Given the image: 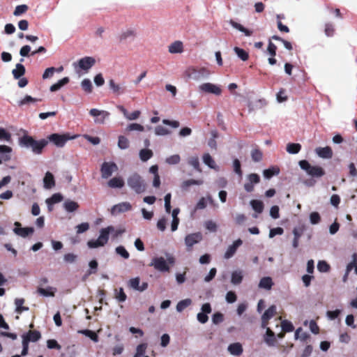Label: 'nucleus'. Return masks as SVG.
I'll return each mask as SVG.
<instances>
[{
  "instance_id": "473e14b6",
  "label": "nucleus",
  "mask_w": 357,
  "mask_h": 357,
  "mask_svg": "<svg viewBox=\"0 0 357 357\" xmlns=\"http://www.w3.org/2000/svg\"><path fill=\"white\" fill-rule=\"evenodd\" d=\"M279 174L280 169L277 166H273L267 169L264 170L263 172L264 176L267 179L271 178L273 176H277Z\"/></svg>"
},
{
  "instance_id": "a211bd4d",
  "label": "nucleus",
  "mask_w": 357,
  "mask_h": 357,
  "mask_svg": "<svg viewBox=\"0 0 357 357\" xmlns=\"http://www.w3.org/2000/svg\"><path fill=\"white\" fill-rule=\"evenodd\" d=\"M242 243L243 241L240 238L234 241V243L227 248L224 255V257L227 259L232 257L236 253L238 248L241 246Z\"/></svg>"
},
{
  "instance_id": "b1692460",
  "label": "nucleus",
  "mask_w": 357,
  "mask_h": 357,
  "mask_svg": "<svg viewBox=\"0 0 357 357\" xmlns=\"http://www.w3.org/2000/svg\"><path fill=\"white\" fill-rule=\"evenodd\" d=\"M180 213V209L178 208L173 209L172 211H171V215L172 218V224H171V229L172 231H175L178 229V226L179 225V218L178 217V215Z\"/></svg>"
},
{
  "instance_id": "3c124183",
  "label": "nucleus",
  "mask_w": 357,
  "mask_h": 357,
  "mask_svg": "<svg viewBox=\"0 0 357 357\" xmlns=\"http://www.w3.org/2000/svg\"><path fill=\"white\" fill-rule=\"evenodd\" d=\"M153 156V152L150 149H142L139 151V158L141 160L145 162L149 160Z\"/></svg>"
},
{
  "instance_id": "7c9ffc66",
  "label": "nucleus",
  "mask_w": 357,
  "mask_h": 357,
  "mask_svg": "<svg viewBox=\"0 0 357 357\" xmlns=\"http://www.w3.org/2000/svg\"><path fill=\"white\" fill-rule=\"evenodd\" d=\"M107 184L112 188H121L124 185V181L121 177H114L108 181Z\"/></svg>"
},
{
  "instance_id": "4be33fe9",
  "label": "nucleus",
  "mask_w": 357,
  "mask_h": 357,
  "mask_svg": "<svg viewBox=\"0 0 357 357\" xmlns=\"http://www.w3.org/2000/svg\"><path fill=\"white\" fill-rule=\"evenodd\" d=\"M315 152L321 158L329 159L333 156L332 149L329 146L317 148Z\"/></svg>"
},
{
  "instance_id": "393cba45",
  "label": "nucleus",
  "mask_w": 357,
  "mask_h": 357,
  "mask_svg": "<svg viewBox=\"0 0 357 357\" xmlns=\"http://www.w3.org/2000/svg\"><path fill=\"white\" fill-rule=\"evenodd\" d=\"M168 50L172 54H179L183 52V45L182 42L176 40L168 47Z\"/></svg>"
},
{
  "instance_id": "bb28decb",
  "label": "nucleus",
  "mask_w": 357,
  "mask_h": 357,
  "mask_svg": "<svg viewBox=\"0 0 357 357\" xmlns=\"http://www.w3.org/2000/svg\"><path fill=\"white\" fill-rule=\"evenodd\" d=\"M273 285V282L271 277H264L259 280L258 287L260 289L270 290L271 289Z\"/></svg>"
},
{
  "instance_id": "680f3d73",
  "label": "nucleus",
  "mask_w": 357,
  "mask_h": 357,
  "mask_svg": "<svg viewBox=\"0 0 357 357\" xmlns=\"http://www.w3.org/2000/svg\"><path fill=\"white\" fill-rule=\"evenodd\" d=\"M144 126H142V125H140L139 123H130L126 128V130H128V131L136 130V131H139V132H142V131H144Z\"/></svg>"
},
{
  "instance_id": "f3484780",
  "label": "nucleus",
  "mask_w": 357,
  "mask_h": 357,
  "mask_svg": "<svg viewBox=\"0 0 357 357\" xmlns=\"http://www.w3.org/2000/svg\"><path fill=\"white\" fill-rule=\"evenodd\" d=\"M202 312H199L197 315V319L201 324H205L208 321V314L211 312V307L209 303H204L202 306Z\"/></svg>"
},
{
  "instance_id": "0e129e2a",
  "label": "nucleus",
  "mask_w": 357,
  "mask_h": 357,
  "mask_svg": "<svg viewBox=\"0 0 357 357\" xmlns=\"http://www.w3.org/2000/svg\"><path fill=\"white\" fill-rule=\"evenodd\" d=\"M11 135L4 128H0V141L10 142Z\"/></svg>"
},
{
  "instance_id": "338daca9",
  "label": "nucleus",
  "mask_w": 357,
  "mask_h": 357,
  "mask_svg": "<svg viewBox=\"0 0 357 357\" xmlns=\"http://www.w3.org/2000/svg\"><path fill=\"white\" fill-rule=\"evenodd\" d=\"M321 218L317 212H312L310 214V221L312 225H317L320 222Z\"/></svg>"
},
{
  "instance_id": "49530a36",
  "label": "nucleus",
  "mask_w": 357,
  "mask_h": 357,
  "mask_svg": "<svg viewBox=\"0 0 357 357\" xmlns=\"http://www.w3.org/2000/svg\"><path fill=\"white\" fill-rule=\"evenodd\" d=\"M234 51L237 55V56L241 59L242 61H245L248 59L249 54L247 52H245L243 49H241L238 47H235L234 48Z\"/></svg>"
},
{
  "instance_id": "c85d7f7f",
  "label": "nucleus",
  "mask_w": 357,
  "mask_h": 357,
  "mask_svg": "<svg viewBox=\"0 0 357 357\" xmlns=\"http://www.w3.org/2000/svg\"><path fill=\"white\" fill-rule=\"evenodd\" d=\"M243 278V272L241 270H236L231 273V282L234 284H239Z\"/></svg>"
},
{
  "instance_id": "a878e982",
  "label": "nucleus",
  "mask_w": 357,
  "mask_h": 357,
  "mask_svg": "<svg viewBox=\"0 0 357 357\" xmlns=\"http://www.w3.org/2000/svg\"><path fill=\"white\" fill-rule=\"evenodd\" d=\"M40 338V334L38 331H29L22 335V340H26V342H36Z\"/></svg>"
},
{
  "instance_id": "6e6d98bb",
  "label": "nucleus",
  "mask_w": 357,
  "mask_h": 357,
  "mask_svg": "<svg viewBox=\"0 0 357 357\" xmlns=\"http://www.w3.org/2000/svg\"><path fill=\"white\" fill-rule=\"evenodd\" d=\"M63 199V197L60 193H55L51 197L47 198L45 200V203H50V204H57L61 202Z\"/></svg>"
},
{
  "instance_id": "a19ab883",
  "label": "nucleus",
  "mask_w": 357,
  "mask_h": 357,
  "mask_svg": "<svg viewBox=\"0 0 357 357\" xmlns=\"http://www.w3.org/2000/svg\"><path fill=\"white\" fill-rule=\"evenodd\" d=\"M301 146L300 144L289 143L287 145L286 150L289 154H296L301 151Z\"/></svg>"
},
{
  "instance_id": "69168bd1",
  "label": "nucleus",
  "mask_w": 357,
  "mask_h": 357,
  "mask_svg": "<svg viewBox=\"0 0 357 357\" xmlns=\"http://www.w3.org/2000/svg\"><path fill=\"white\" fill-rule=\"evenodd\" d=\"M317 269L322 273H326L329 271L330 266L325 261H319L317 264Z\"/></svg>"
},
{
  "instance_id": "a18cd8bd",
  "label": "nucleus",
  "mask_w": 357,
  "mask_h": 357,
  "mask_svg": "<svg viewBox=\"0 0 357 357\" xmlns=\"http://www.w3.org/2000/svg\"><path fill=\"white\" fill-rule=\"evenodd\" d=\"M265 342L269 346H273L275 344L274 333L270 329L266 328V335L265 337Z\"/></svg>"
},
{
  "instance_id": "f8f14e48",
  "label": "nucleus",
  "mask_w": 357,
  "mask_h": 357,
  "mask_svg": "<svg viewBox=\"0 0 357 357\" xmlns=\"http://www.w3.org/2000/svg\"><path fill=\"white\" fill-rule=\"evenodd\" d=\"M95 63V59L93 57L86 56L79 59L77 63H74L73 66L75 68L78 67L79 68L88 71Z\"/></svg>"
},
{
  "instance_id": "39448f33",
  "label": "nucleus",
  "mask_w": 357,
  "mask_h": 357,
  "mask_svg": "<svg viewBox=\"0 0 357 357\" xmlns=\"http://www.w3.org/2000/svg\"><path fill=\"white\" fill-rule=\"evenodd\" d=\"M299 166L307 174V175L312 177L319 178L325 174L322 167L317 165H312L309 162L305 160L299 162Z\"/></svg>"
},
{
  "instance_id": "9b49d317",
  "label": "nucleus",
  "mask_w": 357,
  "mask_h": 357,
  "mask_svg": "<svg viewBox=\"0 0 357 357\" xmlns=\"http://www.w3.org/2000/svg\"><path fill=\"white\" fill-rule=\"evenodd\" d=\"M118 170L117 165L112 162H105L101 166V174L103 178H107Z\"/></svg>"
},
{
  "instance_id": "052dcab7",
  "label": "nucleus",
  "mask_w": 357,
  "mask_h": 357,
  "mask_svg": "<svg viewBox=\"0 0 357 357\" xmlns=\"http://www.w3.org/2000/svg\"><path fill=\"white\" fill-rule=\"evenodd\" d=\"M115 250H116V254H118L119 255H120L121 257H122L124 259H128L130 257L128 252L122 245L116 247Z\"/></svg>"
},
{
  "instance_id": "5fc2aeb1",
  "label": "nucleus",
  "mask_w": 357,
  "mask_h": 357,
  "mask_svg": "<svg viewBox=\"0 0 357 357\" xmlns=\"http://www.w3.org/2000/svg\"><path fill=\"white\" fill-rule=\"evenodd\" d=\"M129 140L126 137L121 135L119 137L118 146L121 149H126L129 146Z\"/></svg>"
},
{
  "instance_id": "4468645a",
  "label": "nucleus",
  "mask_w": 357,
  "mask_h": 357,
  "mask_svg": "<svg viewBox=\"0 0 357 357\" xmlns=\"http://www.w3.org/2000/svg\"><path fill=\"white\" fill-rule=\"evenodd\" d=\"M15 227L13 229L14 233L21 237L25 238L31 234H32L34 231L33 227H22L21 224L18 222H15Z\"/></svg>"
},
{
  "instance_id": "f03ea898",
  "label": "nucleus",
  "mask_w": 357,
  "mask_h": 357,
  "mask_svg": "<svg viewBox=\"0 0 357 357\" xmlns=\"http://www.w3.org/2000/svg\"><path fill=\"white\" fill-rule=\"evenodd\" d=\"M176 259L173 255L170 253H165V257L162 256H154L149 266L153 267L155 270L161 272H169L171 267L175 264Z\"/></svg>"
},
{
  "instance_id": "20e7f679",
  "label": "nucleus",
  "mask_w": 357,
  "mask_h": 357,
  "mask_svg": "<svg viewBox=\"0 0 357 357\" xmlns=\"http://www.w3.org/2000/svg\"><path fill=\"white\" fill-rule=\"evenodd\" d=\"M127 183L137 193H142L146 190V185L144 179L136 173L128 176Z\"/></svg>"
},
{
  "instance_id": "864d4df0",
  "label": "nucleus",
  "mask_w": 357,
  "mask_h": 357,
  "mask_svg": "<svg viewBox=\"0 0 357 357\" xmlns=\"http://www.w3.org/2000/svg\"><path fill=\"white\" fill-rule=\"evenodd\" d=\"M81 86H82V89L84 91H86V93H90L92 92V89H93L92 83L89 79H84L81 82Z\"/></svg>"
},
{
  "instance_id": "603ef678",
  "label": "nucleus",
  "mask_w": 357,
  "mask_h": 357,
  "mask_svg": "<svg viewBox=\"0 0 357 357\" xmlns=\"http://www.w3.org/2000/svg\"><path fill=\"white\" fill-rule=\"evenodd\" d=\"M294 337L296 340H299L302 342H304L309 337V335L306 332L303 331L301 328H298L295 332Z\"/></svg>"
},
{
  "instance_id": "72a5a7b5",
  "label": "nucleus",
  "mask_w": 357,
  "mask_h": 357,
  "mask_svg": "<svg viewBox=\"0 0 357 357\" xmlns=\"http://www.w3.org/2000/svg\"><path fill=\"white\" fill-rule=\"evenodd\" d=\"M63 207L66 211L72 213L78 208L79 204L76 202L68 199L64 202Z\"/></svg>"
},
{
  "instance_id": "c03bdc74",
  "label": "nucleus",
  "mask_w": 357,
  "mask_h": 357,
  "mask_svg": "<svg viewBox=\"0 0 357 357\" xmlns=\"http://www.w3.org/2000/svg\"><path fill=\"white\" fill-rule=\"evenodd\" d=\"M78 333L89 337L91 340H93L95 342H98V337L97 334L92 331L87 330V329L80 330V331H78Z\"/></svg>"
},
{
  "instance_id": "5701e85b",
  "label": "nucleus",
  "mask_w": 357,
  "mask_h": 357,
  "mask_svg": "<svg viewBox=\"0 0 357 357\" xmlns=\"http://www.w3.org/2000/svg\"><path fill=\"white\" fill-rule=\"evenodd\" d=\"M229 24L235 29L238 30V31L243 33L245 36L250 37L252 35L253 31L252 30H250L245 27H244L242 24L231 20L229 21Z\"/></svg>"
},
{
  "instance_id": "09e8293b",
  "label": "nucleus",
  "mask_w": 357,
  "mask_h": 357,
  "mask_svg": "<svg viewBox=\"0 0 357 357\" xmlns=\"http://www.w3.org/2000/svg\"><path fill=\"white\" fill-rule=\"evenodd\" d=\"M24 303V299L23 298H16L15 300V305L16 307V312L18 314L22 313L23 311H27L29 310L26 307H23V304Z\"/></svg>"
},
{
  "instance_id": "ea45409f",
  "label": "nucleus",
  "mask_w": 357,
  "mask_h": 357,
  "mask_svg": "<svg viewBox=\"0 0 357 357\" xmlns=\"http://www.w3.org/2000/svg\"><path fill=\"white\" fill-rule=\"evenodd\" d=\"M250 206H252V209L257 213H262V211L264 210V204L260 200H257V199L251 200Z\"/></svg>"
},
{
  "instance_id": "de8ad7c7",
  "label": "nucleus",
  "mask_w": 357,
  "mask_h": 357,
  "mask_svg": "<svg viewBox=\"0 0 357 357\" xmlns=\"http://www.w3.org/2000/svg\"><path fill=\"white\" fill-rule=\"evenodd\" d=\"M192 301L190 298H185L179 301L176 305V310L178 312H182L185 308L190 305Z\"/></svg>"
},
{
  "instance_id": "774afa93",
  "label": "nucleus",
  "mask_w": 357,
  "mask_h": 357,
  "mask_svg": "<svg viewBox=\"0 0 357 357\" xmlns=\"http://www.w3.org/2000/svg\"><path fill=\"white\" fill-rule=\"evenodd\" d=\"M55 72H56V68L54 67H50V68H47L43 75V79H47L52 77L54 75Z\"/></svg>"
},
{
  "instance_id": "e2e57ef3",
  "label": "nucleus",
  "mask_w": 357,
  "mask_h": 357,
  "mask_svg": "<svg viewBox=\"0 0 357 357\" xmlns=\"http://www.w3.org/2000/svg\"><path fill=\"white\" fill-rule=\"evenodd\" d=\"M281 327L285 332H291L294 328L292 323L287 320L281 322Z\"/></svg>"
},
{
  "instance_id": "2eb2a0df",
  "label": "nucleus",
  "mask_w": 357,
  "mask_h": 357,
  "mask_svg": "<svg viewBox=\"0 0 357 357\" xmlns=\"http://www.w3.org/2000/svg\"><path fill=\"white\" fill-rule=\"evenodd\" d=\"M128 284L129 287L138 291H144L148 287L147 282H143L140 284V278L139 277L130 279Z\"/></svg>"
},
{
  "instance_id": "6ab92c4d",
  "label": "nucleus",
  "mask_w": 357,
  "mask_h": 357,
  "mask_svg": "<svg viewBox=\"0 0 357 357\" xmlns=\"http://www.w3.org/2000/svg\"><path fill=\"white\" fill-rule=\"evenodd\" d=\"M130 209L131 204L129 202H125L114 205L111 209V213L112 215H116L130 211Z\"/></svg>"
},
{
  "instance_id": "ddd939ff",
  "label": "nucleus",
  "mask_w": 357,
  "mask_h": 357,
  "mask_svg": "<svg viewBox=\"0 0 357 357\" xmlns=\"http://www.w3.org/2000/svg\"><path fill=\"white\" fill-rule=\"evenodd\" d=\"M259 181V176L257 174H250L248 175L246 177V181L244 184V189L248 192L253 191L254 185L257 184Z\"/></svg>"
},
{
  "instance_id": "c756f323",
  "label": "nucleus",
  "mask_w": 357,
  "mask_h": 357,
  "mask_svg": "<svg viewBox=\"0 0 357 357\" xmlns=\"http://www.w3.org/2000/svg\"><path fill=\"white\" fill-rule=\"evenodd\" d=\"M37 291L43 296L53 297L56 289L53 287H48L47 288L39 287Z\"/></svg>"
},
{
  "instance_id": "4c0bfd02",
  "label": "nucleus",
  "mask_w": 357,
  "mask_h": 357,
  "mask_svg": "<svg viewBox=\"0 0 357 357\" xmlns=\"http://www.w3.org/2000/svg\"><path fill=\"white\" fill-rule=\"evenodd\" d=\"M147 344L142 343L137 346L135 354L132 357H144L146 355Z\"/></svg>"
},
{
  "instance_id": "2f4dec72",
  "label": "nucleus",
  "mask_w": 357,
  "mask_h": 357,
  "mask_svg": "<svg viewBox=\"0 0 357 357\" xmlns=\"http://www.w3.org/2000/svg\"><path fill=\"white\" fill-rule=\"evenodd\" d=\"M12 151V149L10 146L6 145H0V154L1 159L4 161L10 160V153Z\"/></svg>"
},
{
  "instance_id": "f704fd0d",
  "label": "nucleus",
  "mask_w": 357,
  "mask_h": 357,
  "mask_svg": "<svg viewBox=\"0 0 357 357\" xmlns=\"http://www.w3.org/2000/svg\"><path fill=\"white\" fill-rule=\"evenodd\" d=\"M12 73L15 79H20L25 73V68L22 64L17 63L15 68L12 70Z\"/></svg>"
},
{
  "instance_id": "1a4fd4ad",
  "label": "nucleus",
  "mask_w": 357,
  "mask_h": 357,
  "mask_svg": "<svg viewBox=\"0 0 357 357\" xmlns=\"http://www.w3.org/2000/svg\"><path fill=\"white\" fill-rule=\"evenodd\" d=\"M203 239V235L201 232H194L188 234L184 238L185 245L187 250L190 251L192 247L201 242Z\"/></svg>"
},
{
  "instance_id": "37998d69",
  "label": "nucleus",
  "mask_w": 357,
  "mask_h": 357,
  "mask_svg": "<svg viewBox=\"0 0 357 357\" xmlns=\"http://www.w3.org/2000/svg\"><path fill=\"white\" fill-rule=\"evenodd\" d=\"M203 162L205 165L208 166L211 169H216L217 166L214 161V160L212 158V157L208 153H205L203 155Z\"/></svg>"
},
{
  "instance_id": "7ed1b4c3",
  "label": "nucleus",
  "mask_w": 357,
  "mask_h": 357,
  "mask_svg": "<svg viewBox=\"0 0 357 357\" xmlns=\"http://www.w3.org/2000/svg\"><path fill=\"white\" fill-rule=\"evenodd\" d=\"M20 144L22 146L31 149L35 153L39 154L47 142L44 139L36 141L31 137L25 135L20 139Z\"/></svg>"
},
{
  "instance_id": "dca6fc26",
  "label": "nucleus",
  "mask_w": 357,
  "mask_h": 357,
  "mask_svg": "<svg viewBox=\"0 0 357 357\" xmlns=\"http://www.w3.org/2000/svg\"><path fill=\"white\" fill-rule=\"evenodd\" d=\"M70 139H74V137L70 138L66 135L59 134H52L49 137L50 141L58 147H63Z\"/></svg>"
},
{
  "instance_id": "c9c22d12",
  "label": "nucleus",
  "mask_w": 357,
  "mask_h": 357,
  "mask_svg": "<svg viewBox=\"0 0 357 357\" xmlns=\"http://www.w3.org/2000/svg\"><path fill=\"white\" fill-rule=\"evenodd\" d=\"M114 295L115 299L118 302L123 303V302L126 301V300L127 298V296L125 294L123 289L122 287H120L119 289H115L114 290Z\"/></svg>"
},
{
  "instance_id": "0eeeda50",
  "label": "nucleus",
  "mask_w": 357,
  "mask_h": 357,
  "mask_svg": "<svg viewBox=\"0 0 357 357\" xmlns=\"http://www.w3.org/2000/svg\"><path fill=\"white\" fill-rule=\"evenodd\" d=\"M185 75L192 79L199 80L210 75V72L205 68H195L190 67L185 70Z\"/></svg>"
},
{
  "instance_id": "f257e3e1",
  "label": "nucleus",
  "mask_w": 357,
  "mask_h": 357,
  "mask_svg": "<svg viewBox=\"0 0 357 357\" xmlns=\"http://www.w3.org/2000/svg\"><path fill=\"white\" fill-rule=\"evenodd\" d=\"M123 232H125L124 229H115L112 226L102 228L100 230L98 238L97 239L89 241L87 242V245L89 248L102 247L108 242L109 234H112L114 238H116Z\"/></svg>"
},
{
  "instance_id": "8fccbe9b",
  "label": "nucleus",
  "mask_w": 357,
  "mask_h": 357,
  "mask_svg": "<svg viewBox=\"0 0 357 357\" xmlns=\"http://www.w3.org/2000/svg\"><path fill=\"white\" fill-rule=\"evenodd\" d=\"M38 100H39L27 95L18 102V105L20 106H22L26 105L34 104Z\"/></svg>"
},
{
  "instance_id": "cd10ccee",
  "label": "nucleus",
  "mask_w": 357,
  "mask_h": 357,
  "mask_svg": "<svg viewBox=\"0 0 357 357\" xmlns=\"http://www.w3.org/2000/svg\"><path fill=\"white\" fill-rule=\"evenodd\" d=\"M44 188L51 189L55 185L54 177L50 172H46L43 178Z\"/></svg>"
},
{
  "instance_id": "bf43d9fd",
  "label": "nucleus",
  "mask_w": 357,
  "mask_h": 357,
  "mask_svg": "<svg viewBox=\"0 0 357 357\" xmlns=\"http://www.w3.org/2000/svg\"><path fill=\"white\" fill-rule=\"evenodd\" d=\"M180 161H181V158H180V155L178 154H174V155H170L165 159V162L167 164L171 165H176V164L179 163Z\"/></svg>"
},
{
  "instance_id": "4d7b16f0",
  "label": "nucleus",
  "mask_w": 357,
  "mask_h": 357,
  "mask_svg": "<svg viewBox=\"0 0 357 357\" xmlns=\"http://www.w3.org/2000/svg\"><path fill=\"white\" fill-rule=\"evenodd\" d=\"M309 325L310 331L314 334H318L319 332V328L314 320H311L309 322L307 321H304V325Z\"/></svg>"
},
{
  "instance_id": "423d86ee",
  "label": "nucleus",
  "mask_w": 357,
  "mask_h": 357,
  "mask_svg": "<svg viewBox=\"0 0 357 357\" xmlns=\"http://www.w3.org/2000/svg\"><path fill=\"white\" fill-rule=\"evenodd\" d=\"M198 91L203 94H211L219 96L222 93V87L211 82H204L198 86Z\"/></svg>"
},
{
  "instance_id": "6e6552de",
  "label": "nucleus",
  "mask_w": 357,
  "mask_h": 357,
  "mask_svg": "<svg viewBox=\"0 0 357 357\" xmlns=\"http://www.w3.org/2000/svg\"><path fill=\"white\" fill-rule=\"evenodd\" d=\"M89 114L93 117V122L96 124H104L110 115L107 111L96 108L91 109Z\"/></svg>"
},
{
  "instance_id": "58836bf2",
  "label": "nucleus",
  "mask_w": 357,
  "mask_h": 357,
  "mask_svg": "<svg viewBox=\"0 0 357 357\" xmlns=\"http://www.w3.org/2000/svg\"><path fill=\"white\" fill-rule=\"evenodd\" d=\"M204 226L209 232L215 233L217 231L218 225L214 220H208L204 222Z\"/></svg>"
},
{
  "instance_id": "e433bc0d",
  "label": "nucleus",
  "mask_w": 357,
  "mask_h": 357,
  "mask_svg": "<svg viewBox=\"0 0 357 357\" xmlns=\"http://www.w3.org/2000/svg\"><path fill=\"white\" fill-rule=\"evenodd\" d=\"M68 82H69V78L67 77H63V79L59 80L56 83L52 84L50 86V90L52 92L59 91L62 86H63Z\"/></svg>"
},
{
  "instance_id": "412c9836",
  "label": "nucleus",
  "mask_w": 357,
  "mask_h": 357,
  "mask_svg": "<svg viewBox=\"0 0 357 357\" xmlns=\"http://www.w3.org/2000/svg\"><path fill=\"white\" fill-rule=\"evenodd\" d=\"M227 351L231 355L238 356L242 354L243 349L241 343L234 342L228 346Z\"/></svg>"
},
{
  "instance_id": "aec40b11",
  "label": "nucleus",
  "mask_w": 357,
  "mask_h": 357,
  "mask_svg": "<svg viewBox=\"0 0 357 357\" xmlns=\"http://www.w3.org/2000/svg\"><path fill=\"white\" fill-rule=\"evenodd\" d=\"M275 312H276V307L275 305L271 306L265 311V312L264 313V314L262 315V317H261V320H262L261 326L263 328H268L267 327L268 321L274 316Z\"/></svg>"
},
{
  "instance_id": "9d476101",
  "label": "nucleus",
  "mask_w": 357,
  "mask_h": 357,
  "mask_svg": "<svg viewBox=\"0 0 357 357\" xmlns=\"http://www.w3.org/2000/svg\"><path fill=\"white\" fill-rule=\"evenodd\" d=\"M108 86L109 90L115 96H122L126 92L125 83H119L114 79H110L108 81Z\"/></svg>"
},
{
  "instance_id": "13d9d810",
  "label": "nucleus",
  "mask_w": 357,
  "mask_h": 357,
  "mask_svg": "<svg viewBox=\"0 0 357 357\" xmlns=\"http://www.w3.org/2000/svg\"><path fill=\"white\" fill-rule=\"evenodd\" d=\"M155 134L158 136H164L170 134V131L162 126H158L155 128Z\"/></svg>"
},
{
  "instance_id": "79ce46f5",
  "label": "nucleus",
  "mask_w": 357,
  "mask_h": 357,
  "mask_svg": "<svg viewBox=\"0 0 357 357\" xmlns=\"http://www.w3.org/2000/svg\"><path fill=\"white\" fill-rule=\"evenodd\" d=\"M202 183H203V181L202 180L188 179V180L184 181L181 183V188L183 190H187L188 187H190V185H200Z\"/></svg>"
}]
</instances>
